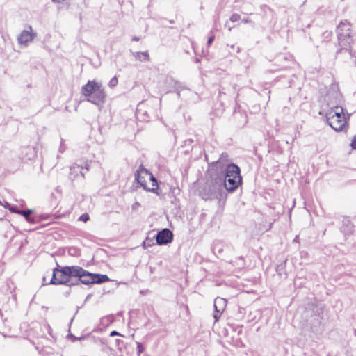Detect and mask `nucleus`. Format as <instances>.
I'll use <instances>...</instances> for the list:
<instances>
[{
	"instance_id": "16",
	"label": "nucleus",
	"mask_w": 356,
	"mask_h": 356,
	"mask_svg": "<svg viewBox=\"0 0 356 356\" xmlns=\"http://www.w3.org/2000/svg\"><path fill=\"white\" fill-rule=\"evenodd\" d=\"M134 56L140 62H147L149 60V55L147 51L135 52L134 53Z\"/></svg>"
},
{
	"instance_id": "18",
	"label": "nucleus",
	"mask_w": 356,
	"mask_h": 356,
	"mask_svg": "<svg viewBox=\"0 0 356 356\" xmlns=\"http://www.w3.org/2000/svg\"><path fill=\"white\" fill-rule=\"evenodd\" d=\"M33 213V210H21L19 212V214L23 216L26 221L31 223H34L35 222V219L31 216V214Z\"/></svg>"
},
{
	"instance_id": "3",
	"label": "nucleus",
	"mask_w": 356,
	"mask_h": 356,
	"mask_svg": "<svg viewBox=\"0 0 356 356\" xmlns=\"http://www.w3.org/2000/svg\"><path fill=\"white\" fill-rule=\"evenodd\" d=\"M85 272V270L80 266H64L60 269L56 268L53 270V275L50 284H65L69 286L78 285V282H72L70 280V277H76L80 278L81 275Z\"/></svg>"
},
{
	"instance_id": "24",
	"label": "nucleus",
	"mask_w": 356,
	"mask_h": 356,
	"mask_svg": "<svg viewBox=\"0 0 356 356\" xmlns=\"http://www.w3.org/2000/svg\"><path fill=\"white\" fill-rule=\"evenodd\" d=\"M5 207L8 208L9 209V211L13 213L19 214V212L21 211V210L17 209L15 207H10L8 203H7V205H5Z\"/></svg>"
},
{
	"instance_id": "22",
	"label": "nucleus",
	"mask_w": 356,
	"mask_h": 356,
	"mask_svg": "<svg viewBox=\"0 0 356 356\" xmlns=\"http://www.w3.org/2000/svg\"><path fill=\"white\" fill-rule=\"evenodd\" d=\"M240 19H241V16H240V15H238L237 13L232 14L229 18L230 21L232 22H238L240 20Z\"/></svg>"
},
{
	"instance_id": "6",
	"label": "nucleus",
	"mask_w": 356,
	"mask_h": 356,
	"mask_svg": "<svg viewBox=\"0 0 356 356\" xmlns=\"http://www.w3.org/2000/svg\"><path fill=\"white\" fill-rule=\"evenodd\" d=\"M106 93L102 84L100 83L95 92L88 98H86V101L94 104L95 105H101L104 103L106 99Z\"/></svg>"
},
{
	"instance_id": "30",
	"label": "nucleus",
	"mask_w": 356,
	"mask_h": 356,
	"mask_svg": "<svg viewBox=\"0 0 356 356\" xmlns=\"http://www.w3.org/2000/svg\"><path fill=\"white\" fill-rule=\"evenodd\" d=\"M175 86L176 87V90H177V95L179 96L180 95V91L179 90V83H177V81L175 82Z\"/></svg>"
},
{
	"instance_id": "31",
	"label": "nucleus",
	"mask_w": 356,
	"mask_h": 356,
	"mask_svg": "<svg viewBox=\"0 0 356 356\" xmlns=\"http://www.w3.org/2000/svg\"><path fill=\"white\" fill-rule=\"evenodd\" d=\"M117 335H120V333L118 332L117 331H112L110 334V336H111V337L117 336Z\"/></svg>"
},
{
	"instance_id": "7",
	"label": "nucleus",
	"mask_w": 356,
	"mask_h": 356,
	"mask_svg": "<svg viewBox=\"0 0 356 356\" xmlns=\"http://www.w3.org/2000/svg\"><path fill=\"white\" fill-rule=\"evenodd\" d=\"M29 30H23L17 37V42L19 45L27 47L30 42L36 37V33L33 31L32 27Z\"/></svg>"
},
{
	"instance_id": "40",
	"label": "nucleus",
	"mask_w": 356,
	"mask_h": 356,
	"mask_svg": "<svg viewBox=\"0 0 356 356\" xmlns=\"http://www.w3.org/2000/svg\"><path fill=\"white\" fill-rule=\"evenodd\" d=\"M230 47L234 49H235V45L232 44L230 46Z\"/></svg>"
},
{
	"instance_id": "38",
	"label": "nucleus",
	"mask_w": 356,
	"mask_h": 356,
	"mask_svg": "<svg viewBox=\"0 0 356 356\" xmlns=\"http://www.w3.org/2000/svg\"><path fill=\"white\" fill-rule=\"evenodd\" d=\"M120 342H122V340H120V339H117V340H116V343H117L118 344H119Z\"/></svg>"
},
{
	"instance_id": "15",
	"label": "nucleus",
	"mask_w": 356,
	"mask_h": 356,
	"mask_svg": "<svg viewBox=\"0 0 356 356\" xmlns=\"http://www.w3.org/2000/svg\"><path fill=\"white\" fill-rule=\"evenodd\" d=\"M148 177H149V179L152 181V187L148 188L147 186V189H145V190L147 191L152 192L156 194H159V193H158L159 186H158L156 179L154 177V175L151 172H149Z\"/></svg>"
},
{
	"instance_id": "10",
	"label": "nucleus",
	"mask_w": 356,
	"mask_h": 356,
	"mask_svg": "<svg viewBox=\"0 0 356 356\" xmlns=\"http://www.w3.org/2000/svg\"><path fill=\"white\" fill-rule=\"evenodd\" d=\"M86 169L87 171L89 170L90 169V165L88 163H86L85 164V166L83 167V166H81L76 163H74L73 164L70 168V179L72 180V181H74L79 176V175L83 177L84 178L85 177V174L84 172H83V169Z\"/></svg>"
},
{
	"instance_id": "12",
	"label": "nucleus",
	"mask_w": 356,
	"mask_h": 356,
	"mask_svg": "<svg viewBox=\"0 0 356 356\" xmlns=\"http://www.w3.org/2000/svg\"><path fill=\"white\" fill-rule=\"evenodd\" d=\"M101 83L97 82L95 80L88 81V83L84 85L81 88V93L86 97H90L96 90L97 86H99Z\"/></svg>"
},
{
	"instance_id": "39",
	"label": "nucleus",
	"mask_w": 356,
	"mask_h": 356,
	"mask_svg": "<svg viewBox=\"0 0 356 356\" xmlns=\"http://www.w3.org/2000/svg\"><path fill=\"white\" fill-rule=\"evenodd\" d=\"M241 49L239 47H236V52L238 53L240 52Z\"/></svg>"
},
{
	"instance_id": "11",
	"label": "nucleus",
	"mask_w": 356,
	"mask_h": 356,
	"mask_svg": "<svg viewBox=\"0 0 356 356\" xmlns=\"http://www.w3.org/2000/svg\"><path fill=\"white\" fill-rule=\"evenodd\" d=\"M149 174V172L142 165L134 174L135 180L143 188V189H147L145 178L148 177Z\"/></svg>"
},
{
	"instance_id": "14",
	"label": "nucleus",
	"mask_w": 356,
	"mask_h": 356,
	"mask_svg": "<svg viewBox=\"0 0 356 356\" xmlns=\"http://www.w3.org/2000/svg\"><path fill=\"white\" fill-rule=\"evenodd\" d=\"M76 282H78V284L80 282L84 284H92V273L85 270V272L81 275L80 278L76 280Z\"/></svg>"
},
{
	"instance_id": "35",
	"label": "nucleus",
	"mask_w": 356,
	"mask_h": 356,
	"mask_svg": "<svg viewBox=\"0 0 356 356\" xmlns=\"http://www.w3.org/2000/svg\"><path fill=\"white\" fill-rule=\"evenodd\" d=\"M64 0H52V1L54 2H56V3H60L62 1H63Z\"/></svg>"
},
{
	"instance_id": "26",
	"label": "nucleus",
	"mask_w": 356,
	"mask_h": 356,
	"mask_svg": "<svg viewBox=\"0 0 356 356\" xmlns=\"http://www.w3.org/2000/svg\"><path fill=\"white\" fill-rule=\"evenodd\" d=\"M89 215L88 213H83L79 218V220L87 222L89 220Z\"/></svg>"
},
{
	"instance_id": "19",
	"label": "nucleus",
	"mask_w": 356,
	"mask_h": 356,
	"mask_svg": "<svg viewBox=\"0 0 356 356\" xmlns=\"http://www.w3.org/2000/svg\"><path fill=\"white\" fill-rule=\"evenodd\" d=\"M114 319L115 318L113 315L104 316L101 319V324L105 327L108 326L114 321Z\"/></svg>"
},
{
	"instance_id": "34",
	"label": "nucleus",
	"mask_w": 356,
	"mask_h": 356,
	"mask_svg": "<svg viewBox=\"0 0 356 356\" xmlns=\"http://www.w3.org/2000/svg\"><path fill=\"white\" fill-rule=\"evenodd\" d=\"M56 277H57V278H63L64 277L63 276H62V274L60 273H57Z\"/></svg>"
},
{
	"instance_id": "1",
	"label": "nucleus",
	"mask_w": 356,
	"mask_h": 356,
	"mask_svg": "<svg viewBox=\"0 0 356 356\" xmlns=\"http://www.w3.org/2000/svg\"><path fill=\"white\" fill-rule=\"evenodd\" d=\"M227 154H222L220 158L213 163L215 169H217L218 177L224 182L222 186L225 193L234 191L242 181L239 167L236 164L227 163Z\"/></svg>"
},
{
	"instance_id": "5",
	"label": "nucleus",
	"mask_w": 356,
	"mask_h": 356,
	"mask_svg": "<svg viewBox=\"0 0 356 356\" xmlns=\"http://www.w3.org/2000/svg\"><path fill=\"white\" fill-rule=\"evenodd\" d=\"M350 26V24L347 20H345L343 22H341L337 27L339 44L341 47V49L338 50L337 54H339L342 51L343 49H345L346 51H348L351 56H355L353 50L351 49H347V47H350L353 42Z\"/></svg>"
},
{
	"instance_id": "2",
	"label": "nucleus",
	"mask_w": 356,
	"mask_h": 356,
	"mask_svg": "<svg viewBox=\"0 0 356 356\" xmlns=\"http://www.w3.org/2000/svg\"><path fill=\"white\" fill-rule=\"evenodd\" d=\"M217 169H215L213 163L209 165L207 180L200 186L198 189L199 195L204 200H218L219 202L225 201L227 197V193L223 189V181L218 177Z\"/></svg>"
},
{
	"instance_id": "4",
	"label": "nucleus",
	"mask_w": 356,
	"mask_h": 356,
	"mask_svg": "<svg viewBox=\"0 0 356 356\" xmlns=\"http://www.w3.org/2000/svg\"><path fill=\"white\" fill-rule=\"evenodd\" d=\"M327 124L336 131L345 130L347 127V118L341 106H334L326 113Z\"/></svg>"
},
{
	"instance_id": "43",
	"label": "nucleus",
	"mask_w": 356,
	"mask_h": 356,
	"mask_svg": "<svg viewBox=\"0 0 356 356\" xmlns=\"http://www.w3.org/2000/svg\"><path fill=\"white\" fill-rule=\"evenodd\" d=\"M354 334L356 336V329L354 330Z\"/></svg>"
},
{
	"instance_id": "37",
	"label": "nucleus",
	"mask_w": 356,
	"mask_h": 356,
	"mask_svg": "<svg viewBox=\"0 0 356 356\" xmlns=\"http://www.w3.org/2000/svg\"><path fill=\"white\" fill-rule=\"evenodd\" d=\"M133 40H134V41H138V40H139V38H138V37L135 36V37H134V38H133Z\"/></svg>"
},
{
	"instance_id": "23",
	"label": "nucleus",
	"mask_w": 356,
	"mask_h": 356,
	"mask_svg": "<svg viewBox=\"0 0 356 356\" xmlns=\"http://www.w3.org/2000/svg\"><path fill=\"white\" fill-rule=\"evenodd\" d=\"M136 344H137V354H138V355H140L145 350V348H144L143 345L140 342H137Z\"/></svg>"
},
{
	"instance_id": "13",
	"label": "nucleus",
	"mask_w": 356,
	"mask_h": 356,
	"mask_svg": "<svg viewBox=\"0 0 356 356\" xmlns=\"http://www.w3.org/2000/svg\"><path fill=\"white\" fill-rule=\"evenodd\" d=\"M354 231V225L351 222L350 218L345 217L342 220L341 232L346 236L352 234Z\"/></svg>"
},
{
	"instance_id": "28",
	"label": "nucleus",
	"mask_w": 356,
	"mask_h": 356,
	"mask_svg": "<svg viewBox=\"0 0 356 356\" xmlns=\"http://www.w3.org/2000/svg\"><path fill=\"white\" fill-rule=\"evenodd\" d=\"M350 146L352 149H356V135L353 137L350 143Z\"/></svg>"
},
{
	"instance_id": "41",
	"label": "nucleus",
	"mask_w": 356,
	"mask_h": 356,
	"mask_svg": "<svg viewBox=\"0 0 356 356\" xmlns=\"http://www.w3.org/2000/svg\"><path fill=\"white\" fill-rule=\"evenodd\" d=\"M196 63H198L200 62V59L199 58H197L196 60H195Z\"/></svg>"
},
{
	"instance_id": "33",
	"label": "nucleus",
	"mask_w": 356,
	"mask_h": 356,
	"mask_svg": "<svg viewBox=\"0 0 356 356\" xmlns=\"http://www.w3.org/2000/svg\"><path fill=\"white\" fill-rule=\"evenodd\" d=\"M293 242L298 243L299 242V236H296L293 239Z\"/></svg>"
},
{
	"instance_id": "29",
	"label": "nucleus",
	"mask_w": 356,
	"mask_h": 356,
	"mask_svg": "<svg viewBox=\"0 0 356 356\" xmlns=\"http://www.w3.org/2000/svg\"><path fill=\"white\" fill-rule=\"evenodd\" d=\"M214 38H215V36L213 35H212L211 36H210L209 38H208V40H207V44L209 46L211 44V43L213 42L214 40Z\"/></svg>"
},
{
	"instance_id": "36",
	"label": "nucleus",
	"mask_w": 356,
	"mask_h": 356,
	"mask_svg": "<svg viewBox=\"0 0 356 356\" xmlns=\"http://www.w3.org/2000/svg\"><path fill=\"white\" fill-rule=\"evenodd\" d=\"M225 26L226 27H227V29H228V31H232V27H230V26H227V23H226V24H225Z\"/></svg>"
},
{
	"instance_id": "44",
	"label": "nucleus",
	"mask_w": 356,
	"mask_h": 356,
	"mask_svg": "<svg viewBox=\"0 0 356 356\" xmlns=\"http://www.w3.org/2000/svg\"><path fill=\"white\" fill-rule=\"evenodd\" d=\"M170 81L171 82H174V80H173V79H171Z\"/></svg>"
},
{
	"instance_id": "32",
	"label": "nucleus",
	"mask_w": 356,
	"mask_h": 356,
	"mask_svg": "<svg viewBox=\"0 0 356 356\" xmlns=\"http://www.w3.org/2000/svg\"><path fill=\"white\" fill-rule=\"evenodd\" d=\"M76 250L75 248H72L70 250V254H75Z\"/></svg>"
},
{
	"instance_id": "17",
	"label": "nucleus",
	"mask_w": 356,
	"mask_h": 356,
	"mask_svg": "<svg viewBox=\"0 0 356 356\" xmlns=\"http://www.w3.org/2000/svg\"><path fill=\"white\" fill-rule=\"evenodd\" d=\"M109 280L106 275L92 273V284H101Z\"/></svg>"
},
{
	"instance_id": "42",
	"label": "nucleus",
	"mask_w": 356,
	"mask_h": 356,
	"mask_svg": "<svg viewBox=\"0 0 356 356\" xmlns=\"http://www.w3.org/2000/svg\"><path fill=\"white\" fill-rule=\"evenodd\" d=\"M244 22H245V23L248 22V19H244Z\"/></svg>"
},
{
	"instance_id": "9",
	"label": "nucleus",
	"mask_w": 356,
	"mask_h": 356,
	"mask_svg": "<svg viewBox=\"0 0 356 356\" xmlns=\"http://www.w3.org/2000/svg\"><path fill=\"white\" fill-rule=\"evenodd\" d=\"M226 306L227 300L225 298L217 297L214 300L215 311L213 314V318H215V322L219 320Z\"/></svg>"
},
{
	"instance_id": "8",
	"label": "nucleus",
	"mask_w": 356,
	"mask_h": 356,
	"mask_svg": "<svg viewBox=\"0 0 356 356\" xmlns=\"http://www.w3.org/2000/svg\"><path fill=\"white\" fill-rule=\"evenodd\" d=\"M173 239L172 232L168 228L163 229L156 236V241L158 245H163L170 243Z\"/></svg>"
},
{
	"instance_id": "25",
	"label": "nucleus",
	"mask_w": 356,
	"mask_h": 356,
	"mask_svg": "<svg viewBox=\"0 0 356 356\" xmlns=\"http://www.w3.org/2000/svg\"><path fill=\"white\" fill-rule=\"evenodd\" d=\"M66 145H65V140L64 139L61 138L60 140V147H59V152L60 153H63L65 149H66Z\"/></svg>"
},
{
	"instance_id": "20",
	"label": "nucleus",
	"mask_w": 356,
	"mask_h": 356,
	"mask_svg": "<svg viewBox=\"0 0 356 356\" xmlns=\"http://www.w3.org/2000/svg\"><path fill=\"white\" fill-rule=\"evenodd\" d=\"M332 32L329 31H325L323 33L322 36L323 38V41H329L332 37Z\"/></svg>"
},
{
	"instance_id": "27",
	"label": "nucleus",
	"mask_w": 356,
	"mask_h": 356,
	"mask_svg": "<svg viewBox=\"0 0 356 356\" xmlns=\"http://www.w3.org/2000/svg\"><path fill=\"white\" fill-rule=\"evenodd\" d=\"M152 240H149L148 238H147L145 241H143V247L145 248H147V247H150L152 245Z\"/></svg>"
},
{
	"instance_id": "21",
	"label": "nucleus",
	"mask_w": 356,
	"mask_h": 356,
	"mask_svg": "<svg viewBox=\"0 0 356 356\" xmlns=\"http://www.w3.org/2000/svg\"><path fill=\"white\" fill-rule=\"evenodd\" d=\"M118 80L116 76H113L108 83V86L111 88L115 87L118 85Z\"/></svg>"
}]
</instances>
